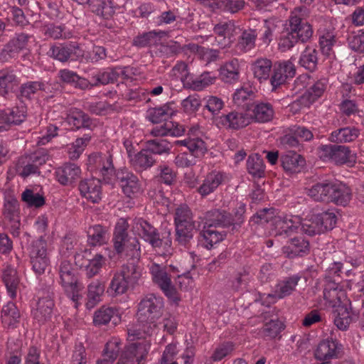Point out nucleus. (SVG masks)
Returning a JSON list of instances; mask_svg holds the SVG:
<instances>
[{"label":"nucleus","instance_id":"bf43d9fd","mask_svg":"<svg viewBox=\"0 0 364 364\" xmlns=\"http://www.w3.org/2000/svg\"><path fill=\"white\" fill-rule=\"evenodd\" d=\"M196 224L175 227V240L178 245L186 246L193 237Z\"/></svg>","mask_w":364,"mask_h":364},{"label":"nucleus","instance_id":"0e129e2a","mask_svg":"<svg viewBox=\"0 0 364 364\" xmlns=\"http://www.w3.org/2000/svg\"><path fill=\"white\" fill-rule=\"evenodd\" d=\"M27 107L21 104L13 107L9 113L4 112L6 120L11 124L18 125L22 123L26 117Z\"/></svg>","mask_w":364,"mask_h":364},{"label":"nucleus","instance_id":"f8f14e48","mask_svg":"<svg viewBox=\"0 0 364 364\" xmlns=\"http://www.w3.org/2000/svg\"><path fill=\"white\" fill-rule=\"evenodd\" d=\"M31 35L25 33H16L0 52V60L7 61L15 58L20 51L26 49Z\"/></svg>","mask_w":364,"mask_h":364},{"label":"nucleus","instance_id":"37998d69","mask_svg":"<svg viewBox=\"0 0 364 364\" xmlns=\"http://www.w3.org/2000/svg\"><path fill=\"white\" fill-rule=\"evenodd\" d=\"M21 314L16 304L9 301L3 306L1 312V322L7 328H14L19 323Z\"/></svg>","mask_w":364,"mask_h":364},{"label":"nucleus","instance_id":"7ed1b4c3","mask_svg":"<svg viewBox=\"0 0 364 364\" xmlns=\"http://www.w3.org/2000/svg\"><path fill=\"white\" fill-rule=\"evenodd\" d=\"M141 276V269L139 264L127 262L121 269L116 271L111 279L108 291L116 295L126 293L128 289L137 284Z\"/></svg>","mask_w":364,"mask_h":364},{"label":"nucleus","instance_id":"e433bc0d","mask_svg":"<svg viewBox=\"0 0 364 364\" xmlns=\"http://www.w3.org/2000/svg\"><path fill=\"white\" fill-rule=\"evenodd\" d=\"M105 291V285L99 280L92 282L87 286V292L85 302L87 309L95 307L101 301Z\"/></svg>","mask_w":364,"mask_h":364},{"label":"nucleus","instance_id":"f704fd0d","mask_svg":"<svg viewBox=\"0 0 364 364\" xmlns=\"http://www.w3.org/2000/svg\"><path fill=\"white\" fill-rule=\"evenodd\" d=\"M225 176L219 171H212L208 173L202 184L198 188V192L202 197H205L213 193L224 181Z\"/></svg>","mask_w":364,"mask_h":364},{"label":"nucleus","instance_id":"774afa93","mask_svg":"<svg viewBox=\"0 0 364 364\" xmlns=\"http://www.w3.org/2000/svg\"><path fill=\"white\" fill-rule=\"evenodd\" d=\"M348 47L353 51L358 53H364V31L360 30L358 32H351L348 38Z\"/></svg>","mask_w":364,"mask_h":364},{"label":"nucleus","instance_id":"473e14b6","mask_svg":"<svg viewBox=\"0 0 364 364\" xmlns=\"http://www.w3.org/2000/svg\"><path fill=\"white\" fill-rule=\"evenodd\" d=\"M272 62L267 58H259L250 65L253 76L259 82L267 80L272 72Z\"/></svg>","mask_w":364,"mask_h":364},{"label":"nucleus","instance_id":"2f4dec72","mask_svg":"<svg viewBox=\"0 0 364 364\" xmlns=\"http://www.w3.org/2000/svg\"><path fill=\"white\" fill-rule=\"evenodd\" d=\"M251 121L264 123L271 121L274 117V109L270 103H253L249 108Z\"/></svg>","mask_w":364,"mask_h":364},{"label":"nucleus","instance_id":"4c0bfd02","mask_svg":"<svg viewBox=\"0 0 364 364\" xmlns=\"http://www.w3.org/2000/svg\"><path fill=\"white\" fill-rule=\"evenodd\" d=\"M146 354L141 345L132 343L124 351L119 361L124 364H140L141 361L145 359Z\"/></svg>","mask_w":364,"mask_h":364},{"label":"nucleus","instance_id":"5fc2aeb1","mask_svg":"<svg viewBox=\"0 0 364 364\" xmlns=\"http://www.w3.org/2000/svg\"><path fill=\"white\" fill-rule=\"evenodd\" d=\"M58 75L63 82L72 84L75 87L85 90L90 86V82L87 79L80 77L73 70L68 69L60 70Z\"/></svg>","mask_w":364,"mask_h":364},{"label":"nucleus","instance_id":"393cba45","mask_svg":"<svg viewBox=\"0 0 364 364\" xmlns=\"http://www.w3.org/2000/svg\"><path fill=\"white\" fill-rule=\"evenodd\" d=\"M281 165L286 172L299 173L304 167V158L296 151H289L280 156Z\"/></svg>","mask_w":364,"mask_h":364},{"label":"nucleus","instance_id":"3c124183","mask_svg":"<svg viewBox=\"0 0 364 364\" xmlns=\"http://www.w3.org/2000/svg\"><path fill=\"white\" fill-rule=\"evenodd\" d=\"M319 46L321 53L329 56L336 43V35L333 28H324L320 31Z\"/></svg>","mask_w":364,"mask_h":364},{"label":"nucleus","instance_id":"f257e3e1","mask_svg":"<svg viewBox=\"0 0 364 364\" xmlns=\"http://www.w3.org/2000/svg\"><path fill=\"white\" fill-rule=\"evenodd\" d=\"M129 224L124 218L117 223L112 237L113 249L117 255L125 257L127 262L139 264L141 245L137 237L128 233Z\"/></svg>","mask_w":364,"mask_h":364},{"label":"nucleus","instance_id":"ddd939ff","mask_svg":"<svg viewBox=\"0 0 364 364\" xmlns=\"http://www.w3.org/2000/svg\"><path fill=\"white\" fill-rule=\"evenodd\" d=\"M346 292L341 288L336 279L331 276H325L323 298L332 307H336L344 303L342 300L346 299Z\"/></svg>","mask_w":364,"mask_h":364},{"label":"nucleus","instance_id":"13d9d810","mask_svg":"<svg viewBox=\"0 0 364 364\" xmlns=\"http://www.w3.org/2000/svg\"><path fill=\"white\" fill-rule=\"evenodd\" d=\"M248 173L254 178H260L264 176V164L263 159L258 154L249 156L247 161Z\"/></svg>","mask_w":364,"mask_h":364},{"label":"nucleus","instance_id":"423d86ee","mask_svg":"<svg viewBox=\"0 0 364 364\" xmlns=\"http://www.w3.org/2000/svg\"><path fill=\"white\" fill-rule=\"evenodd\" d=\"M320 158L336 165H353L356 162V154L352 153L348 146L338 144H326L319 147Z\"/></svg>","mask_w":364,"mask_h":364},{"label":"nucleus","instance_id":"6e6d98bb","mask_svg":"<svg viewBox=\"0 0 364 364\" xmlns=\"http://www.w3.org/2000/svg\"><path fill=\"white\" fill-rule=\"evenodd\" d=\"M173 221L175 227L196 224L192 210L186 204L180 205L176 208Z\"/></svg>","mask_w":364,"mask_h":364},{"label":"nucleus","instance_id":"6ab92c4d","mask_svg":"<svg viewBox=\"0 0 364 364\" xmlns=\"http://www.w3.org/2000/svg\"><path fill=\"white\" fill-rule=\"evenodd\" d=\"M79 191L82 197L92 203H98L102 198L101 181L98 178H87L79 183Z\"/></svg>","mask_w":364,"mask_h":364},{"label":"nucleus","instance_id":"b1692460","mask_svg":"<svg viewBox=\"0 0 364 364\" xmlns=\"http://www.w3.org/2000/svg\"><path fill=\"white\" fill-rule=\"evenodd\" d=\"M283 252L288 258L304 257L310 252L309 240L303 237H295L289 240V244L283 247Z\"/></svg>","mask_w":364,"mask_h":364},{"label":"nucleus","instance_id":"8fccbe9b","mask_svg":"<svg viewBox=\"0 0 364 364\" xmlns=\"http://www.w3.org/2000/svg\"><path fill=\"white\" fill-rule=\"evenodd\" d=\"M91 11L105 19H109L115 13V6L112 0H92Z\"/></svg>","mask_w":364,"mask_h":364},{"label":"nucleus","instance_id":"4d7b16f0","mask_svg":"<svg viewBox=\"0 0 364 364\" xmlns=\"http://www.w3.org/2000/svg\"><path fill=\"white\" fill-rule=\"evenodd\" d=\"M166 35V32L164 31H152L144 33L141 35L134 38L133 44L138 47H146L155 44L156 41Z\"/></svg>","mask_w":364,"mask_h":364},{"label":"nucleus","instance_id":"a18cd8bd","mask_svg":"<svg viewBox=\"0 0 364 364\" xmlns=\"http://www.w3.org/2000/svg\"><path fill=\"white\" fill-rule=\"evenodd\" d=\"M144 146L149 152L154 156L156 155H169L173 147L172 143L163 138L146 140L144 142Z\"/></svg>","mask_w":364,"mask_h":364},{"label":"nucleus","instance_id":"e2e57ef3","mask_svg":"<svg viewBox=\"0 0 364 364\" xmlns=\"http://www.w3.org/2000/svg\"><path fill=\"white\" fill-rule=\"evenodd\" d=\"M317 54L315 48H306L300 58V65L309 71H314L318 63Z\"/></svg>","mask_w":364,"mask_h":364},{"label":"nucleus","instance_id":"09e8293b","mask_svg":"<svg viewBox=\"0 0 364 364\" xmlns=\"http://www.w3.org/2000/svg\"><path fill=\"white\" fill-rule=\"evenodd\" d=\"M301 277L299 274H294L286 277L276 287L275 294L279 299H282L290 295L296 289Z\"/></svg>","mask_w":364,"mask_h":364},{"label":"nucleus","instance_id":"c85d7f7f","mask_svg":"<svg viewBox=\"0 0 364 364\" xmlns=\"http://www.w3.org/2000/svg\"><path fill=\"white\" fill-rule=\"evenodd\" d=\"M120 316L118 310L114 307L102 306L95 312L93 323L95 326H103L112 322L117 325L120 321Z\"/></svg>","mask_w":364,"mask_h":364},{"label":"nucleus","instance_id":"a878e982","mask_svg":"<svg viewBox=\"0 0 364 364\" xmlns=\"http://www.w3.org/2000/svg\"><path fill=\"white\" fill-rule=\"evenodd\" d=\"M333 183L328 180L316 183L307 190V194L315 201L330 203Z\"/></svg>","mask_w":364,"mask_h":364},{"label":"nucleus","instance_id":"5701e85b","mask_svg":"<svg viewBox=\"0 0 364 364\" xmlns=\"http://www.w3.org/2000/svg\"><path fill=\"white\" fill-rule=\"evenodd\" d=\"M56 180L63 186H72L80 176L81 170L72 163L65 164L55 172Z\"/></svg>","mask_w":364,"mask_h":364},{"label":"nucleus","instance_id":"052dcab7","mask_svg":"<svg viewBox=\"0 0 364 364\" xmlns=\"http://www.w3.org/2000/svg\"><path fill=\"white\" fill-rule=\"evenodd\" d=\"M257 33L255 29H247L242 31L239 38L237 47L242 52L251 50L255 46Z\"/></svg>","mask_w":364,"mask_h":364},{"label":"nucleus","instance_id":"58836bf2","mask_svg":"<svg viewBox=\"0 0 364 364\" xmlns=\"http://www.w3.org/2000/svg\"><path fill=\"white\" fill-rule=\"evenodd\" d=\"M230 214L215 209L207 212L204 225L213 228H228L230 226Z\"/></svg>","mask_w":364,"mask_h":364},{"label":"nucleus","instance_id":"ea45409f","mask_svg":"<svg viewBox=\"0 0 364 364\" xmlns=\"http://www.w3.org/2000/svg\"><path fill=\"white\" fill-rule=\"evenodd\" d=\"M360 135V130L355 127H346L331 132L329 140L336 144L348 143L355 141Z\"/></svg>","mask_w":364,"mask_h":364},{"label":"nucleus","instance_id":"f3484780","mask_svg":"<svg viewBox=\"0 0 364 364\" xmlns=\"http://www.w3.org/2000/svg\"><path fill=\"white\" fill-rule=\"evenodd\" d=\"M289 31L294 36L298 42L301 43L307 42L313 35V29L309 22L296 15L290 17Z\"/></svg>","mask_w":364,"mask_h":364},{"label":"nucleus","instance_id":"dca6fc26","mask_svg":"<svg viewBox=\"0 0 364 364\" xmlns=\"http://www.w3.org/2000/svg\"><path fill=\"white\" fill-rule=\"evenodd\" d=\"M301 225V218L296 215H279L274 219L272 225L276 235H289L295 232Z\"/></svg>","mask_w":364,"mask_h":364},{"label":"nucleus","instance_id":"7c9ffc66","mask_svg":"<svg viewBox=\"0 0 364 364\" xmlns=\"http://www.w3.org/2000/svg\"><path fill=\"white\" fill-rule=\"evenodd\" d=\"M19 85V80L12 70H0V95L6 99L10 97L11 94Z\"/></svg>","mask_w":364,"mask_h":364},{"label":"nucleus","instance_id":"a211bd4d","mask_svg":"<svg viewBox=\"0 0 364 364\" xmlns=\"http://www.w3.org/2000/svg\"><path fill=\"white\" fill-rule=\"evenodd\" d=\"M295 74L296 68L291 61H283L275 64L270 78V82L273 89H276L284 84L288 78L294 77Z\"/></svg>","mask_w":364,"mask_h":364},{"label":"nucleus","instance_id":"79ce46f5","mask_svg":"<svg viewBox=\"0 0 364 364\" xmlns=\"http://www.w3.org/2000/svg\"><path fill=\"white\" fill-rule=\"evenodd\" d=\"M216 0H199V1L205 6L212 9L218 7L232 14H235L241 10L245 6V0H220L218 3Z\"/></svg>","mask_w":364,"mask_h":364},{"label":"nucleus","instance_id":"338daca9","mask_svg":"<svg viewBox=\"0 0 364 364\" xmlns=\"http://www.w3.org/2000/svg\"><path fill=\"white\" fill-rule=\"evenodd\" d=\"M29 258L40 257L48 256L47 243L43 239V235H40L39 238L33 240L28 247Z\"/></svg>","mask_w":364,"mask_h":364},{"label":"nucleus","instance_id":"aec40b11","mask_svg":"<svg viewBox=\"0 0 364 364\" xmlns=\"http://www.w3.org/2000/svg\"><path fill=\"white\" fill-rule=\"evenodd\" d=\"M251 117L244 112L232 111L227 114H223L218 118L217 124H221L228 129L237 130L249 125Z\"/></svg>","mask_w":364,"mask_h":364},{"label":"nucleus","instance_id":"c03bdc74","mask_svg":"<svg viewBox=\"0 0 364 364\" xmlns=\"http://www.w3.org/2000/svg\"><path fill=\"white\" fill-rule=\"evenodd\" d=\"M42 32L46 38L53 40H65L73 36V33L68 30L64 24L57 25L50 23L42 27Z\"/></svg>","mask_w":364,"mask_h":364},{"label":"nucleus","instance_id":"6e6552de","mask_svg":"<svg viewBox=\"0 0 364 364\" xmlns=\"http://www.w3.org/2000/svg\"><path fill=\"white\" fill-rule=\"evenodd\" d=\"M49 159L46 151H38L33 154L21 156L16 164V172L23 178L32 174H40L39 168Z\"/></svg>","mask_w":364,"mask_h":364},{"label":"nucleus","instance_id":"69168bd1","mask_svg":"<svg viewBox=\"0 0 364 364\" xmlns=\"http://www.w3.org/2000/svg\"><path fill=\"white\" fill-rule=\"evenodd\" d=\"M117 70L114 68L107 70L105 72L99 73L92 77L93 83L91 86H97L98 85H107L114 83L118 80Z\"/></svg>","mask_w":364,"mask_h":364},{"label":"nucleus","instance_id":"1a4fd4ad","mask_svg":"<svg viewBox=\"0 0 364 364\" xmlns=\"http://www.w3.org/2000/svg\"><path fill=\"white\" fill-rule=\"evenodd\" d=\"M88 165L92 171L102 178L105 183H110L116 175L112 156L109 154H93L88 158Z\"/></svg>","mask_w":364,"mask_h":364},{"label":"nucleus","instance_id":"0eeeda50","mask_svg":"<svg viewBox=\"0 0 364 364\" xmlns=\"http://www.w3.org/2000/svg\"><path fill=\"white\" fill-rule=\"evenodd\" d=\"M149 272L153 282L160 288L168 299L175 302L179 301L177 291L172 284L171 276L166 265L153 263L149 267Z\"/></svg>","mask_w":364,"mask_h":364},{"label":"nucleus","instance_id":"cd10ccee","mask_svg":"<svg viewBox=\"0 0 364 364\" xmlns=\"http://www.w3.org/2000/svg\"><path fill=\"white\" fill-rule=\"evenodd\" d=\"M87 242L90 246H102L108 242L109 239V227L102 225L90 226L87 231Z\"/></svg>","mask_w":364,"mask_h":364},{"label":"nucleus","instance_id":"39448f33","mask_svg":"<svg viewBox=\"0 0 364 364\" xmlns=\"http://www.w3.org/2000/svg\"><path fill=\"white\" fill-rule=\"evenodd\" d=\"M163 308L162 297L154 294L146 295L138 306V321L141 323H149L156 326L155 322L161 316Z\"/></svg>","mask_w":364,"mask_h":364},{"label":"nucleus","instance_id":"a19ab883","mask_svg":"<svg viewBox=\"0 0 364 364\" xmlns=\"http://www.w3.org/2000/svg\"><path fill=\"white\" fill-rule=\"evenodd\" d=\"M351 196L352 192L348 186L342 183H333L330 203L346 206L351 200Z\"/></svg>","mask_w":364,"mask_h":364},{"label":"nucleus","instance_id":"864d4df0","mask_svg":"<svg viewBox=\"0 0 364 364\" xmlns=\"http://www.w3.org/2000/svg\"><path fill=\"white\" fill-rule=\"evenodd\" d=\"M328 84V80L326 78H322L317 80L313 85H311L301 96V100L308 104L314 102L319 98L326 90Z\"/></svg>","mask_w":364,"mask_h":364},{"label":"nucleus","instance_id":"de8ad7c7","mask_svg":"<svg viewBox=\"0 0 364 364\" xmlns=\"http://www.w3.org/2000/svg\"><path fill=\"white\" fill-rule=\"evenodd\" d=\"M46 87L41 81H28L20 85L17 97L31 100L40 91H45Z\"/></svg>","mask_w":364,"mask_h":364},{"label":"nucleus","instance_id":"c9c22d12","mask_svg":"<svg viewBox=\"0 0 364 364\" xmlns=\"http://www.w3.org/2000/svg\"><path fill=\"white\" fill-rule=\"evenodd\" d=\"M220 80L228 84H233L238 81L240 77V64L236 58H233L220 68Z\"/></svg>","mask_w":364,"mask_h":364},{"label":"nucleus","instance_id":"72a5a7b5","mask_svg":"<svg viewBox=\"0 0 364 364\" xmlns=\"http://www.w3.org/2000/svg\"><path fill=\"white\" fill-rule=\"evenodd\" d=\"M226 233L225 231H218L216 228L203 226L200 232L199 241L206 249H211L215 245L225 239Z\"/></svg>","mask_w":364,"mask_h":364},{"label":"nucleus","instance_id":"603ef678","mask_svg":"<svg viewBox=\"0 0 364 364\" xmlns=\"http://www.w3.org/2000/svg\"><path fill=\"white\" fill-rule=\"evenodd\" d=\"M235 30V24L230 21L223 23H218L213 28L214 33L219 38H221L219 43H220L221 46L223 48L229 46L231 43V38L233 36Z\"/></svg>","mask_w":364,"mask_h":364},{"label":"nucleus","instance_id":"4be33fe9","mask_svg":"<svg viewBox=\"0 0 364 364\" xmlns=\"http://www.w3.org/2000/svg\"><path fill=\"white\" fill-rule=\"evenodd\" d=\"M60 279L65 294L75 303V307L77 308L78 301L82 298L80 292L82 289L77 274L62 277Z\"/></svg>","mask_w":364,"mask_h":364},{"label":"nucleus","instance_id":"f03ea898","mask_svg":"<svg viewBox=\"0 0 364 364\" xmlns=\"http://www.w3.org/2000/svg\"><path fill=\"white\" fill-rule=\"evenodd\" d=\"M173 114L174 110L170 103L149 109L146 112V118L150 122L158 124L165 121L163 124L153 128L151 134L154 136H181L185 132L184 127L176 122L168 120Z\"/></svg>","mask_w":364,"mask_h":364},{"label":"nucleus","instance_id":"412c9836","mask_svg":"<svg viewBox=\"0 0 364 364\" xmlns=\"http://www.w3.org/2000/svg\"><path fill=\"white\" fill-rule=\"evenodd\" d=\"M65 122L72 129H91L94 126L93 119L87 114L77 108H71L66 113Z\"/></svg>","mask_w":364,"mask_h":364},{"label":"nucleus","instance_id":"4468645a","mask_svg":"<svg viewBox=\"0 0 364 364\" xmlns=\"http://www.w3.org/2000/svg\"><path fill=\"white\" fill-rule=\"evenodd\" d=\"M123 193L129 198L141 192V185L138 177L127 169H121L116 173Z\"/></svg>","mask_w":364,"mask_h":364},{"label":"nucleus","instance_id":"2eb2a0df","mask_svg":"<svg viewBox=\"0 0 364 364\" xmlns=\"http://www.w3.org/2000/svg\"><path fill=\"white\" fill-rule=\"evenodd\" d=\"M54 301L52 296L48 292L47 295L41 296L36 303V308L32 310V316L39 324H43L51 318Z\"/></svg>","mask_w":364,"mask_h":364},{"label":"nucleus","instance_id":"9d476101","mask_svg":"<svg viewBox=\"0 0 364 364\" xmlns=\"http://www.w3.org/2000/svg\"><path fill=\"white\" fill-rule=\"evenodd\" d=\"M48 54L56 60L66 63L69 60H82L85 52L77 43L70 42L51 46Z\"/></svg>","mask_w":364,"mask_h":364},{"label":"nucleus","instance_id":"9b49d317","mask_svg":"<svg viewBox=\"0 0 364 364\" xmlns=\"http://www.w3.org/2000/svg\"><path fill=\"white\" fill-rule=\"evenodd\" d=\"M334 308L333 322L339 330H347L349 325L359 318V314L353 309L350 300H346L344 303Z\"/></svg>","mask_w":364,"mask_h":364},{"label":"nucleus","instance_id":"20e7f679","mask_svg":"<svg viewBox=\"0 0 364 364\" xmlns=\"http://www.w3.org/2000/svg\"><path fill=\"white\" fill-rule=\"evenodd\" d=\"M134 228L139 236L156 250L163 248L168 251L171 247L172 239L170 230L167 232L166 236L161 237L157 228L141 218L135 219Z\"/></svg>","mask_w":364,"mask_h":364},{"label":"nucleus","instance_id":"c756f323","mask_svg":"<svg viewBox=\"0 0 364 364\" xmlns=\"http://www.w3.org/2000/svg\"><path fill=\"white\" fill-rule=\"evenodd\" d=\"M1 277L10 297L16 298L20 288V278L17 270L11 265H7L3 270Z\"/></svg>","mask_w":364,"mask_h":364},{"label":"nucleus","instance_id":"49530a36","mask_svg":"<svg viewBox=\"0 0 364 364\" xmlns=\"http://www.w3.org/2000/svg\"><path fill=\"white\" fill-rule=\"evenodd\" d=\"M338 343L333 340H324L319 343L315 356L317 360H326L337 356Z\"/></svg>","mask_w":364,"mask_h":364},{"label":"nucleus","instance_id":"680f3d73","mask_svg":"<svg viewBox=\"0 0 364 364\" xmlns=\"http://www.w3.org/2000/svg\"><path fill=\"white\" fill-rule=\"evenodd\" d=\"M300 227L302 232L310 236L323 233L316 214L306 218L303 222L301 221Z\"/></svg>","mask_w":364,"mask_h":364},{"label":"nucleus","instance_id":"bb28decb","mask_svg":"<svg viewBox=\"0 0 364 364\" xmlns=\"http://www.w3.org/2000/svg\"><path fill=\"white\" fill-rule=\"evenodd\" d=\"M129 161L132 166L136 171L141 172L154 166L156 164L157 160L154 156L149 152L144 146L141 151L132 156Z\"/></svg>","mask_w":364,"mask_h":364}]
</instances>
